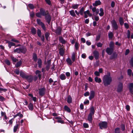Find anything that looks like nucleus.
<instances>
[{
  "instance_id": "1",
  "label": "nucleus",
  "mask_w": 133,
  "mask_h": 133,
  "mask_svg": "<svg viewBox=\"0 0 133 133\" xmlns=\"http://www.w3.org/2000/svg\"><path fill=\"white\" fill-rule=\"evenodd\" d=\"M112 81V78L111 77L110 74L109 72H108L107 74L105 75L103 77V83L105 86H107L110 85Z\"/></svg>"
},
{
  "instance_id": "2",
  "label": "nucleus",
  "mask_w": 133,
  "mask_h": 133,
  "mask_svg": "<svg viewBox=\"0 0 133 133\" xmlns=\"http://www.w3.org/2000/svg\"><path fill=\"white\" fill-rule=\"evenodd\" d=\"M99 125L101 129L106 128L107 127V123L106 122H102L99 123Z\"/></svg>"
},
{
  "instance_id": "3",
  "label": "nucleus",
  "mask_w": 133,
  "mask_h": 133,
  "mask_svg": "<svg viewBox=\"0 0 133 133\" xmlns=\"http://www.w3.org/2000/svg\"><path fill=\"white\" fill-rule=\"evenodd\" d=\"M111 24L112 27L114 29L117 30L118 29V26L115 19H113L111 21Z\"/></svg>"
},
{
  "instance_id": "4",
  "label": "nucleus",
  "mask_w": 133,
  "mask_h": 133,
  "mask_svg": "<svg viewBox=\"0 0 133 133\" xmlns=\"http://www.w3.org/2000/svg\"><path fill=\"white\" fill-rule=\"evenodd\" d=\"M45 91L46 89L45 88H42L38 89V93L40 96H42L45 94Z\"/></svg>"
},
{
  "instance_id": "5",
  "label": "nucleus",
  "mask_w": 133,
  "mask_h": 133,
  "mask_svg": "<svg viewBox=\"0 0 133 133\" xmlns=\"http://www.w3.org/2000/svg\"><path fill=\"white\" fill-rule=\"evenodd\" d=\"M44 16H45V19L46 20L47 22L49 24L51 20V18L48 11L46 14Z\"/></svg>"
},
{
  "instance_id": "6",
  "label": "nucleus",
  "mask_w": 133,
  "mask_h": 133,
  "mask_svg": "<svg viewBox=\"0 0 133 133\" xmlns=\"http://www.w3.org/2000/svg\"><path fill=\"white\" fill-rule=\"evenodd\" d=\"M117 91L118 92L121 91L123 89V84L121 83L120 82L118 84L117 88Z\"/></svg>"
},
{
  "instance_id": "7",
  "label": "nucleus",
  "mask_w": 133,
  "mask_h": 133,
  "mask_svg": "<svg viewBox=\"0 0 133 133\" xmlns=\"http://www.w3.org/2000/svg\"><path fill=\"white\" fill-rule=\"evenodd\" d=\"M113 49L108 47L106 49V52L109 55H111L113 51Z\"/></svg>"
},
{
  "instance_id": "8",
  "label": "nucleus",
  "mask_w": 133,
  "mask_h": 133,
  "mask_svg": "<svg viewBox=\"0 0 133 133\" xmlns=\"http://www.w3.org/2000/svg\"><path fill=\"white\" fill-rule=\"evenodd\" d=\"M62 29L60 27H57L54 31L58 35H60L61 33Z\"/></svg>"
},
{
  "instance_id": "9",
  "label": "nucleus",
  "mask_w": 133,
  "mask_h": 133,
  "mask_svg": "<svg viewBox=\"0 0 133 133\" xmlns=\"http://www.w3.org/2000/svg\"><path fill=\"white\" fill-rule=\"evenodd\" d=\"M25 79H26L29 82H30L32 81L33 79V77L31 75H27Z\"/></svg>"
},
{
  "instance_id": "10",
  "label": "nucleus",
  "mask_w": 133,
  "mask_h": 133,
  "mask_svg": "<svg viewBox=\"0 0 133 133\" xmlns=\"http://www.w3.org/2000/svg\"><path fill=\"white\" fill-rule=\"evenodd\" d=\"M48 11H45V10L42 8H41L39 9V12L42 16H44Z\"/></svg>"
},
{
  "instance_id": "11",
  "label": "nucleus",
  "mask_w": 133,
  "mask_h": 133,
  "mask_svg": "<svg viewBox=\"0 0 133 133\" xmlns=\"http://www.w3.org/2000/svg\"><path fill=\"white\" fill-rule=\"evenodd\" d=\"M95 94V92L94 91L92 90L90 91V96L89 97V99L90 100H91L94 97Z\"/></svg>"
},
{
  "instance_id": "12",
  "label": "nucleus",
  "mask_w": 133,
  "mask_h": 133,
  "mask_svg": "<svg viewBox=\"0 0 133 133\" xmlns=\"http://www.w3.org/2000/svg\"><path fill=\"white\" fill-rule=\"evenodd\" d=\"M93 54L95 58L96 59H97L99 57V53L98 52L95 50L94 51Z\"/></svg>"
},
{
  "instance_id": "13",
  "label": "nucleus",
  "mask_w": 133,
  "mask_h": 133,
  "mask_svg": "<svg viewBox=\"0 0 133 133\" xmlns=\"http://www.w3.org/2000/svg\"><path fill=\"white\" fill-rule=\"evenodd\" d=\"M101 2L100 0L96 1L95 2L92 4L94 6H96L98 5H99L101 4Z\"/></svg>"
},
{
  "instance_id": "14",
  "label": "nucleus",
  "mask_w": 133,
  "mask_h": 133,
  "mask_svg": "<svg viewBox=\"0 0 133 133\" xmlns=\"http://www.w3.org/2000/svg\"><path fill=\"white\" fill-rule=\"evenodd\" d=\"M93 115H94L89 114L87 117V119L89 123H92V116Z\"/></svg>"
},
{
  "instance_id": "15",
  "label": "nucleus",
  "mask_w": 133,
  "mask_h": 133,
  "mask_svg": "<svg viewBox=\"0 0 133 133\" xmlns=\"http://www.w3.org/2000/svg\"><path fill=\"white\" fill-rule=\"evenodd\" d=\"M20 76L22 77L23 78H25L27 75L23 71H21L20 73Z\"/></svg>"
},
{
  "instance_id": "16",
  "label": "nucleus",
  "mask_w": 133,
  "mask_h": 133,
  "mask_svg": "<svg viewBox=\"0 0 133 133\" xmlns=\"http://www.w3.org/2000/svg\"><path fill=\"white\" fill-rule=\"evenodd\" d=\"M129 87L130 92L131 93H132L133 92V83H130L129 84Z\"/></svg>"
},
{
  "instance_id": "17",
  "label": "nucleus",
  "mask_w": 133,
  "mask_h": 133,
  "mask_svg": "<svg viewBox=\"0 0 133 133\" xmlns=\"http://www.w3.org/2000/svg\"><path fill=\"white\" fill-rule=\"evenodd\" d=\"M59 77L60 79L62 80H64L66 79V77L65 75L63 74H61L59 76Z\"/></svg>"
},
{
  "instance_id": "18",
  "label": "nucleus",
  "mask_w": 133,
  "mask_h": 133,
  "mask_svg": "<svg viewBox=\"0 0 133 133\" xmlns=\"http://www.w3.org/2000/svg\"><path fill=\"white\" fill-rule=\"evenodd\" d=\"M72 98L71 96L69 95L68 96V97L67 102L68 103L70 104L72 103Z\"/></svg>"
},
{
  "instance_id": "19",
  "label": "nucleus",
  "mask_w": 133,
  "mask_h": 133,
  "mask_svg": "<svg viewBox=\"0 0 133 133\" xmlns=\"http://www.w3.org/2000/svg\"><path fill=\"white\" fill-rule=\"evenodd\" d=\"M59 41L62 44H64L66 43L65 40L63 39L62 36H59Z\"/></svg>"
},
{
  "instance_id": "20",
  "label": "nucleus",
  "mask_w": 133,
  "mask_h": 133,
  "mask_svg": "<svg viewBox=\"0 0 133 133\" xmlns=\"http://www.w3.org/2000/svg\"><path fill=\"white\" fill-rule=\"evenodd\" d=\"M35 74L38 75L39 78L40 79L41 77V72L38 70H37L35 72Z\"/></svg>"
},
{
  "instance_id": "21",
  "label": "nucleus",
  "mask_w": 133,
  "mask_h": 133,
  "mask_svg": "<svg viewBox=\"0 0 133 133\" xmlns=\"http://www.w3.org/2000/svg\"><path fill=\"white\" fill-rule=\"evenodd\" d=\"M20 48L21 53V52L24 54L26 52V50L25 47H20Z\"/></svg>"
},
{
  "instance_id": "22",
  "label": "nucleus",
  "mask_w": 133,
  "mask_h": 133,
  "mask_svg": "<svg viewBox=\"0 0 133 133\" xmlns=\"http://www.w3.org/2000/svg\"><path fill=\"white\" fill-rule=\"evenodd\" d=\"M95 81L98 83H100L102 82V80L101 78H99L97 77H96L94 78Z\"/></svg>"
},
{
  "instance_id": "23",
  "label": "nucleus",
  "mask_w": 133,
  "mask_h": 133,
  "mask_svg": "<svg viewBox=\"0 0 133 133\" xmlns=\"http://www.w3.org/2000/svg\"><path fill=\"white\" fill-rule=\"evenodd\" d=\"M28 107L29 110L32 111L33 110L34 107L33 104L31 103H30L28 106Z\"/></svg>"
},
{
  "instance_id": "24",
  "label": "nucleus",
  "mask_w": 133,
  "mask_h": 133,
  "mask_svg": "<svg viewBox=\"0 0 133 133\" xmlns=\"http://www.w3.org/2000/svg\"><path fill=\"white\" fill-rule=\"evenodd\" d=\"M67 63L69 65H71L72 64V62L71 59L69 58H68L66 60Z\"/></svg>"
},
{
  "instance_id": "25",
  "label": "nucleus",
  "mask_w": 133,
  "mask_h": 133,
  "mask_svg": "<svg viewBox=\"0 0 133 133\" xmlns=\"http://www.w3.org/2000/svg\"><path fill=\"white\" fill-rule=\"evenodd\" d=\"M100 12L99 13V15L100 16H103L104 14V10L103 8H100L99 9Z\"/></svg>"
},
{
  "instance_id": "26",
  "label": "nucleus",
  "mask_w": 133,
  "mask_h": 133,
  "mask_svg": "<svg viewBox=\"0 0 133 133\" xmlns=\"http://www.w3.org/2000/svg\"><path fill=\"white\" fill-rule=\"evenodd\" d=\"M95 113L94 108V107H92L90 109V112L89 114L94 115Z\"/></svg>"
},
{
  "instance_id": "27",
  "label": "nucleus",
  "mask_w": 133,
  "mask_h": 133,
  "mask_svg": "<svg viewBox=\"0 0 133 133\" xmlns=\"http://www.w3.org/2000/svg\"><path fill=\"white\" fill-rule=\"evenodd\" d=\"M37 63L38 64V66L39 68H41L42 67V61L41 59H39L38 60Z\"/></svg>"
},
{
  "instance_id": "28",
  "label": "nucleus",
  "mask_w": 133,
  "mask_h": 133,
  "mask_svg": "<svg viewBox=\"0 0 133 133\" xmlns=\"http://www.w3.org/2000/svg\"><path fill=\"white\" fill-rule=\"evenodd\" d=\"M109 38L110 39H111L114 36L113 33L111 31H110L108 34Z\"/></svg>"
},
{
  "instance_id": "29",
  "label": "nucleus",
  "mask_w": 133,
  "mask_h": 133,
  "mask_svg": "<svg viewBox=\"0 0 133 133\" xmlns=\"http://www.w3.org/2000/svg\"><path fill=\"white\" fill-rule=\"evenodd\" d=\"M70 14L73 17H75L76 16L74 11L73 10H72L69 11Z\"/></svg>"
},
{
  "instance_id": "30",
  "label": "nucleus",
  "mask_w": 133,
  "mask_h": 133,
  "mask_svg": "<svg viewBox=\"0 0 133 133\" xmlns=\"http://www.w3.org/2000/svg\"><path fill=\"white\" fill-rule=\"evenodd\" d=\"M31 32L33 35H35L36 34V31L35 28H32L31 29Z\"/></svg>"
},
{
  "instance_id": "31",
  "label": "nucleus",
  "mask_w": 133,
  "mask_h": 133,
  "mask_svg": "<svg viewBox=\"0 0 133 133\" xmlns=\"http://www.w3.org/2000/svg\"><path fill=\"white\" fill-rule=\"evenodd\" d=\"M79 5V4H74L72 5L71 7L73 9H77Z\"/></svg>"
},
{
  "instance_id": "32",
  "label": "nucleus",
  "mask_w": 133,
  "mask_h": 133,
  "mask_svg": "<svg viewBox=\"0 0 133 133\" xmlns=\"http://www.w3.org/2000/svg\"><path fill=\"white\" fill-rule=\"evenodd\" d=\"M19 125L18 124H16L14 127L13 131L14 132H16L18 128Z\"/></svg>"
},
{
  "instance_id": "33",
  "label": "nucleus",
  "mask_w": 133,
  "mask_h": 133,
  "mask_svg": "<svg viewBox=\"0 0 133 133\" xmlns=\"http://www.w3.org/2000/svg\"><path fill=\"white\" fill-rule=\"evenodd\" d=\"M84 8L83 7L82 8L80 9L79 11L81 15H83V13H84Z\"/></svg>"
},
{
  "instance_id": "34",
  "label": "nucleus",
  "mask_w": 133,
  "mask_h": 133,
  "mask_svg": "<svg viewBox=\"0 0 133 133\" xmlns=\"http://www.w3.org/2000/svg\"><path fill=\"white\" fill-rule=\"evenodd\" d=\"M119 22L120 24L121 25H123L124 23V21L123 18L121 17H120L119 19Z\"/></svg>"
},
{
  "instance_id": "35",
  "label": "nucleus",
  "mask_w": 133,
  "mask_h": 133,
  "mask_svg": "<svg viewBox=\"0 0 133 133\" xmlns=\"http://www.w3.org/2000/svg\"><path fill=\"white\" fill-rule=\"evenodd\" d=\"M64 51L63 49L61 48L59 50V54L61 56H63L64 54Z\"/></svg>"
},
{
  "instance_id": "36",
  "label": "nucleus",
  "mask_w": 133,
  "mask_h": 133,
  "mask_svg": "<svg viewBox=\"0 0 133 133\" xmlns=\"http://www.w3.org/2000/svg\"><path fill=\"white\" fill-rule=\"evenodd\" d=\"M7 91V89H6L0 87V93L3 92H5Z\"/></svg>"
},
{
  "instance_id": "37",
  "label": "nucleus",
  "mask_w": 133,
  "mask_h": 133,
  "mask_svg": "<svg viewBox=\"0 0 133 133\" xmlns=\"http://www.w3.org/2000/svg\"><path fill=\"white\" fill-rule=\"evenodd\" d=\"M75 48L76 50H77L79 47V43L77 42H76L75 44Z\"/></svg>"
},
{
  "instance_id": "38",
  "label": "nucleus",
  "mask_w": 133,
  "mask_h": 133,
  "mask_svg": "<svg viewBox=\"0 0 133 133\" xmlns=\"http://www.w3.org/2000/svg\"><path fill=\"white\" fill-rule=\"evenodd\" d=\"M8 46L9 48H10L11 46H15V44L14 43L10 42H8Z\"/></svg>"
},
{
  "instance_id": "39",
  "label": "nucleus",
  "mask_w": 133,
  "mask_h": 133,
  "mask_svg": "<svg viewBox=\"0 0 133 133\" xmlns=\"http://www.w3.org/2000/svg\"><path fill=\"white\" fill-rule=\"evenodd\" d=\"M11 58L13 62L14 63L17 62L18 61V60L16 58L12 56H11Z\"/></svg>"
},
{
  "instance_id": "40",
  "label": "nucleus",
  "mask_w": 133,
  "mask_h": 133,
  "mask_svg": "<svg viewBox=\"0 0 133 133\" xmlns=\"http://www.w3.org/2000/svg\"><path fill=\"white\" fill-rule=\"evenodd\" d=\"M64 109L66 111L68 112H71V110L67 106H64Z\"/></svg>"
},
{
  "instance_id": "41",
  "label": "nucleus",
  "mask_w": 133,
  "mask_h": 133,
  "mask_svg": "<svg viewBox=\"0 0 133 133\" xmlns=\"http://www.w3.org/2000/svg\"><path fill=\"white\" fill-rule=\"evenodd\" d=\"M14 52L17 53H21L20 48H17L14 50Z\"/></svg>"
},
{
  "instance_id": "42",
  "label": "nucleus",
  "mask_w": 133,
  "mask_h": 133,
  "mask_svg": "<svg viewBox=\"0 0 133 133\" xmlns=\"http://www.w3.org/2000/svg\"><path fill=\"white\" fill-rule=\"evenodd\" d=\"M32 58L34 61L35 62L37 61V57L36 54H34L33 55Z\"/></svg>"
},
{
  "instance_id": "43",
  "label": "nucleus",
  "mask_w": 133,
  "mask_h": 133,
  "mask_svg": "<svg viewBox=\"0 0 133 133\" xmlns=\"http://www.w3.org/2000/svg\"><path fill=\"white\" fill-rule=\"evenodd\" d=\"M114 43L113 42L111 41L109 44V48L114 49Z\"/></svg>"
},
{
  "instance_id": "44",
  "label": "nucleus",
  "mask_w": 133,
  "mask_h": 133,
  "mask_svg": "<svg viewBox=\"0 0 133 133\" xmlns=\"http://www.w3.org/2000/svg\"><path fill=\"white\" fill-rule=\"evenodd\" d=\"M50 65L51 64L50 62H48L47 65L46 66V69L48 71L49 69Z\"/></svg>"
},
{
  "instance_id": "45",
  "label": "nucleus",
  "mask_w": 133,
  "mask_h": 133,
  "mask_svg": "<svg viewBox=\"0 0 133 133\" xmlns=\"http://www.w3.org/2000/svg\"><path fill=\"white\" fill-rule=\"evenodd\" d=\"M22 63V61H20L18 62L15 65L16 66L18 67L20 66Z\"/></svg>"
},
{
  "instance_id": "46",
  "label": "nucleus",
  "mask_w": 133,
  "mask_h": 133,
  "mask_svg": "<svg viewBox=\"0 0 133 133\" xmlns=\"http://www.w3.org/2000/svg\"><path fill=\"white\" fill-rule=\"evenodd\" d=\"M132 70L130 69H128L127 70V74L129 76H130L132 74Z\"/></svg>"
},
{
  "instance_id": "47",
  "label": "nucleus",
  "mask_w": 133,
  "mask_h": 133,
  "mask_svg": "<svg viewBox=\"0 0 133 133\" xmlns=\"http://www.w3.org/2000/svg\"><path fill=\"white\" fill-rule=\"evenodd\" d=\"M72 59L73 62H74L75 61V55L74 52L72 53Z\"/></svg>"
},
{
  "instance_id": "48",
  "label": "nucleus",
  "mask_w": 133,
  "mask_h": 133,
  "mask_svg": "<svg viewBox=\"0 0 133 133\" xmlns=\"http://www.w3.org/2000/svg\"><path fill=\"white\" fill-rule=\"evenodd\" d=\"M37 21L38 24L39 25H41L43 23L41 21V20L39 19H37Z\"/></svg>"
},
{
  "instance_id": "49",
  "label": "nucleus",
  "mask_w": 133,
  "mask_h": 133,
  "mask_svg": "<svg viewBox=\"0 0 133 133\" xmlns=\"http://www.w3.org/2000/svg\"><path fill=\"white\" fill-rule=\"evenodd\" d=\"M50 34L48 32H46L45 34V38L46 40H48L49 37V36Z\"/></svg>"
},
{
  "instance_id": "50",
  "label": "nucleus",
  "mask_w": 133,
  "mask_h": 133,
  "mask_svg": "<svg viewBox=\"0 0 133 133\" xmlns=\"http://www.w3.org/2000/svg\"><path fill=\"white\" fill-rule=\"evenodd\" d=\"M120 129L119 128H117L115 129V133H120Z\"/></svg>"
},
{
  "instance_id": "51",
  "label": "nucleus",
  "mask_w": 133,
  "mask_h": 133,
  "mask_svg": "<svg viewBox=\"0 0 133 133\" xmlns=\"http://www.w3.org/2000/svg\"><path fill=\"white\" fill-rule=\"evenodd\" d=\"M36 16L37 17L41 18L42 16L40 12H37L36 14Z\"/></svg>"
},
{
  "instance_id": "52",
  "label": "nucleus",
  "mask_w": 133,
  "mask_h": 133,
  "mask_svg": "<svg viewBox=\"0 0 133 133\" xmlns=\"http://www.w3.org/2000/svg\"><path fill=\"white\" fill-rule=\"evenodd\" d=\"M37 33L38 36L39 37H41V30L39 29H38L37 30Z\"/></svg>"
},
{
  "instance_id": "53",
  "label": "nucleus",
  "mask_w": 133,
  "mask_h": 133,
  "mask_svg": "<svg viewBox=\"0 0 133 133\" xmlns=\"http://www.w3.org/2000/svg\"><path fill=\"white\" fill-rule=\"evenodd\" d=\"M83 126L85 128H87L89 127V125L88 124L84 123L83 124Z\"/></svg>"
},
{
  "instance_id": "54",
  "label": "nucleus",
  "mask_w": 133,
  "mask_h": 133,
  "mask_svg": "<svg viewBox=\"0 0 133 133\" xmlns=\"http://www.w3.org/2000/svg\"><path fill=\"white\" fill-rule=\"evenodd\" d=\"M121 128L122 131H124L125 129V126L123 124H122L121 125Z\"/></svg>"
},
{
  "instance_id": "55",
  "label": "nucleus",
  "mask_w": 133,
  "mask_h": 133,
  "mask_svg": "<svg viewBox=\"0 0 133 133\" xmlns=\"http://www.w3.org/2000/svg\"><path fill=\"white\" fill-rule=\"evenodd\" d=\"M28 6L31 9H33L34 8V5L31 4H29L28 5Z\"/></svg>"
},
{
  "instance_id": "56",
  "label": "nucleus",
  "mask_w": 133,
  "mask_h": 133,
  "mask_svg": "<svg viewBox=\"0 0 133 133\" xmlns=\"http://www.w3.org/2000/svg\"><path fill=\"white\" fill-rule=\"evenodd\" d=\"M41 27L43 29V30L44 31H45L46 30V28L45 27V25H44V23H43V24H42L41 25Z\"/></svg>"
},
{
  "instance_id": "57",
  "label": "nucleus",
  "mask_w": 133,
  "mask_h": 133,
  "mask_svg": "<svg viewBox=\"0 0 133 133\" xmlns=\"http://www.w3.org/2000/svg\"><path fill=\"white\" fill-rule=\"evenodd\" d=\"M57 122L58 123H61V124L64 123V122L63 121L62 119V118H61V119H60L59 120H58L57 121Z\"/></svg>"
},
{
  "instance_id": "58",
  "label": "nucleus",
  "mask_w": 133,
  "mask_h": 133,
  "mask_svg": "<svg viewBox=\"0 0 133 133\" xmlns=\"http://www.w3.org/2000/svg\"><path fill=\"white\" fill-rule=\"evenodd\" d=\"M102 45L103 44L101 42H99L96 45L98 47H101L102 46Z\"/></svg>"
},
{
  "instance_id": "59",
  "label": "nucleus",
  "mask_w": 133,
  "mask_h": 133,
  "mask_svg": "<svg viewBox=\"0 0 133 133\" xmlns=\"http://www.w3.org/2000/svg\"><path fill=\"white\" fill-rule=\"evenodd\" d=\"M94 74L97 76H99L100 75L98 71H96L94 72Z\"/></svg>"
},
{
  "instance_id": "60",
  "label": "nucleus",
  "mask_w": 133,
  "mask_h": 133,
  "mask_svg": "<svg viewBox=\"0 0 133 133\" xmlns=\"http://www.w3.org/2000/svg\"><path fill=\"white\" fill-rule=\"evenodd\" d=\"M127 37L129 39L130 38V32L129 30L127 31Z\"/></svg>"
},
{
  "instance_id": "61",
  "label": "nucleus",
  "mask_w": 133,
  "mask_h": 133,
  "mask_svg": "<svg viewBox=\"0 0 133 133\" xmlns=\"http://www.w3.org/2000/svg\"><path fill=\"white\" fill-rule=\"evenodd\" d=\"M5 63L8 65H9L10 64V63L9 61L8 60L6 59L5 61Z\"/></svg>"
},
{
  "instance_id": "62",
  "label": "nucleus",
  "mask_w": 133,
  "mask_h": 133,
  "mask_svg": "<svg viewBox=\"0 0 133 133\" xmlns=\"http://www.w3.org/2000/svg\"><path fill=\"white\" fill-rule=\"evenodd\" d=\"M124 25L125 28H126V29H128L129 28V25L127 23H125L124 24Z\"/></svg>"
},
{
  "instance_id": "63",
  "label": "nucleus",
  "mask_w": 133,
  "mask_h": 133,
  "mask_svg": "<svg viewBox=\"0 0 133 133\" xmlns=\"http://www.w3.org/2000/svg\"><path fill=\"white\" fill-rule=\"evenodd\" d=\"M89 101L88 100H85L84 102V103L85 104H86L89 103Z\"/></svg>"
},
{
  "instance_id": "64",
  "label": "nucleus",
  "mask_w": 133,
  "mask_h": 133,
  "mask_svg": "<svg viewBox=\"0 0 133 133\" xmlns=\"http://www.w3.org/2000/svg\"><path fill=\"white\" fill-rule=\"evenodd\" d=\"M130 64L131 66H133V57L132 58L130 61Z\"/></svg>"
}]
</instances>
